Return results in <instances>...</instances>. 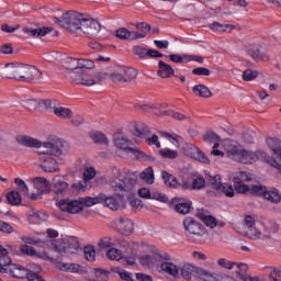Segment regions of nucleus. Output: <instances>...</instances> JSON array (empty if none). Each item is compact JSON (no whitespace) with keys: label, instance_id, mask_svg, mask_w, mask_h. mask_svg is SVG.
Segmentation results:
<instances>
[{"label":"nucleus","instance_id":"obj_13","mask_svg":"<svg viewBox=\"0 0 281 281\" xmlns=\"http://www.w3.org/2000/svg\"><path fill=\"white\" fill-rule=\"evenodd\" d=\"M102 203H104L106 207L113 211L124 210L126 207V201H124V195L120 194H114L110 196L103 194Z\"/></svg>","mask_w":281,"mask_h":281},{"label":"nucleus","instance_id":"obj_24","mask_svg":"<svg viewBox=\"0 0 281 281\" xmlns=\"http://www.w3.org/2000/svg\"><path fill=\"white\" fill-rule=\"evenodd\" d=\"M12 267V259L8 256V249L0 245V273H8Z\"/></svg>","mask_w":281,"mask_h":281},{"label":"nucleus","instance_id":"obj_39","mask_svg":"<svg viewBox=\"0 0 281 281\" xmlns=\"http://www.w3.org/2000/svg\"><path fill=\"white\" fill-rule=\"evenodd\" d=\"M209 184L212 188V190H216L217 192H221L223 189V180L221 179L220 175L209 176Z\"/></svg>","mask_w":281,"mask_h":281},{"label":"nucleus","instance_id":"obj_41","mask_svg":"<svg viewBox=\"0 0 281 281\" xmlns=\"http://www.w3.org/2000/svg\"><path fill=\"white\" fill-rule=\"evenodd\" d=\"M106 258H109V260L120 262V260H124V252L117 248H110L106 251Z\"/></svg>","mask_w":281,"mask_h":281},{"label":"nucleus","instance_id":"obj_28","mask_svg":"<svg viewBox=\"0 0 281 281\" xmlns=\"http://www.w3.org/2000/svg\"><path fill=\"white\" fill-rule=\"evenodd\" d=\"M53 113L56 117H59V120H71V117H74L71 109L65 106H54Z\"/></svg>","mask_w":281,"mask_h":281},{"label":"nucleus","instance_id":"obj_2","mask_svg":"<svg viewBox=\"0 0 281 281\" xmlns=\"http://www.w3.org/2000/svg\"><path fill=\"white\" fill-rule=\"evenodd\" d=\"M47 237L44 241L46 247H50V249H55L59 256H69L71 254H76L78 249H80V243L76 237H58V231L48 228L46 231Z\"/></svg>","mask_w":281,"mask_h":281},{"label":"nucleus","instance_id":"obj_15","mask_svg":"<svg viewBox=\"0 0 281 281\" xmlns=\"http://www.w3.org/2000/svg\"><path fill=\"white\" fill-rule=\"evenodd\" d=\"M222 146H223L224 150L226 151L227 156L229 157V159H232L233 161H236V159L238 158V155L240 154L243 146H240V144H238V142H236L234 139H229V138L224 139L222 142Z\"/></svg>","mask_w":281,"mask_h":281},{"label":"nucleus","instance_id":"obj_30","mask_svg":"<svg viewBox=\"0 0 281 281\" xmlns=\"http://www.w3.org/2000/svg\"><path fill=\"white\" fill-rule=\"evenodd\" d=\"M67 188H69V184L65 182V178L56 176L53 179V190L56 194H63Z\"/></svg>","mask_w":281,"mask_h":281},{"label":"nucleus","instance_id":"obj_19","mask_svg":"<svg viewBox=\"0 0 281 281\" xmlns=\"http://www.w3.org/2000/svg\"><path fill=\"white\" fill-rule=\"evenodd\" d=\"M170 260H172V257H170V255H168V259H161V261L159 262L160 271H162V273H167V276L177 278L179 276V266L175 265Z\"/></svg>","mask_w":281,"mask_h":281},{"label":"nucleus","instance_id":"obj_33","mask_svg":"<svg viewBox=\"0 0 281 281\" xmlns=\"http://www.w3.org/2000/svg\"><path fill=\"white\" fill-rule=\"evenodd\" d=\"M103 199H104V193H101L94 198H90V196L81 198V199H79V203H81L82 210H85V205H86V207H91L93 205H98V203H102Z\"/></svg>","mask_w":281,"mask_h":281},{"label":"nucleus","instance_id":"obj_17","mask_svg":"<svg viewBox=\"0 0 281 281\" xmlns=\"http://www.w3.org/2000/svg\"><path fill=\"white\" fill-rule=\"evenodd\" d=\"M183 227L186 232L193 234V236H205V228L201 223L196 222L192 217H186L183 220Z\"/></svg>","mask_w":281,"mask_h":281},{"label":"nucleus","instance_id":"obj_51","mask_svg":"<svg viewBox=\"0 0 281 281\" xmlns=\"http://www.w3.org/2000/svg\"><path fill=\"white\" fill-rule=\"evenodd\" d=\"M203 139L207 144H218V142H221V136L214 132H209L203 136Z\"/></svg>","mask_w":281,"mask_h":281},{"label":"nucleus","instance_id":"obj_48","mask_svg":"<svg viewBox=\"0 0 281 281\" xmlns=\"http://www.w3.org/2000/svg\"><path fill=\"white\" fill-rule=\"evenodd\" d=\"M120 247L125 249L126 254H133L135 249H137L138 245L135 243L126 241V239H122L119 241Z\"/></svg>","mask_w":281,"mask_h":281},{"label":"nucleus","instance_id":"obj_45","mask_svg":"<svg viewBox=\"0 0 281 281\" xmlns=\"http://www.w3.org/2000/svg\"><path fill=\"white\" fill-rule=\"evenodd\" d=\"M7 200L10 205H20L22 201L21 193H19V191H11L7 194Z\"/></svg>","mask_w":281,"mask_h":281},{"label":"nucleus","instance_id":"obj_9","mask_svg":"<svg viewBox=\"0 0 281 281\" xmlns=\"http://www.w3.org/2000/svg\"><path fill=\"white\" fill-rule=\"evenodd\" d=\"M244 236L250 238V240H260L262 237V232L258 224L256 223V215H245L244 216Z\"/></svg>","mask_w":281,"mask_h":281},{"label":"nucleus","instance_id":"obj_60","mask_svg":"<svg viewBox=\"0 0 281 281\" xmlns=\"http://www.w3.org/2000/svg\"><path fill=\"white\" fill-rule=\"evenodd\" d=\"M98 245L99 247H101V249H109V247H113L115 243H113V239H111V237H103L99 240Z\"/></svg>","mask_w":281,"mask_h":281},{"label":"nucleus","instance_id":"obj_35","mask_svg":"<svg viewBox=\"0 0 281 281\" xmlns=\"http://www.w3.org/2000/svg\"><path fill=\"white\" fill-rule=\"evenodd\" d=\"M248 54L251 56L252 60H256V63H267L269 60V55L258 48L248 49Z\"/></svg>","mask_w":281,"mask_h":281},{"label":"nucleus","instance_id":"obj_21","mask_svg":"<svg viewBox=\"0 0 281 281\" xmlns=\"http://www.w3.org/2000/svg\"><path fill=\"white\" fill-rule=\"evenodd\" d=\"M186 155L191 157V159H195V161H200L201 164H210V158L199 149V147L194 145H189L186 148Z\"/></svg>","mask_w":281,"mask_h":281},{"label":"nucleus","instance_id":"obj_42","mask_svg":"<svg viewBox=\"0 0 281 281\" xmlns=\"http://www.w3.org/2000/svg\"><path fill=\"white\" fill-rule=\"evenodd\" d=\"M234 27L232 24H221L218 22L210 24V30H214L215 32H232Z\"/></svg>","mask_w":281,"mask_h":281},{"label":"nucleus","instance_id":"obj_52","mask_svg":"<svg viewBox=\"0 0 281 281\" xmlns=\"http://www.w3.org/2000/svg\"><path fill=\"white\" fill-rule=\"evenodd\" d=\"M15 186H18L20 192H22V194H24L25 196H30V189L27 188V183H25V181H23L20 178H16L14 180Z\"/></svg>","mask_w":281,"mask_h":281},{"label":"nucleus","instance_id":"obj_29","mask_svg":"<svg viewBox=\"0 0 281 281\" xmlns=\"http://www.w3.org/2000/svg\"><path fill=\"white\" fill-rule=\"evenodd\" d=\"M8 272L11 273V276H13V278H26L27 276H30L29 270L25 269L22 266H18V265H12L9 267Z\"/></svg>","mask_w":281,"mask_h":281},{"label":"nucleus","instance_id":"obj_40","mask_svg":"<svg viewBox=\"0 0 281 281\" xmlns=\"http://www.w3.org/2000/svg\"><path fill=\"white\" fill-rule=\"evenodd\" d=\"M140 179L146 181L148 186H153L155 183V170H153V167H148L140 172Z\"/></svg>","mask_w":281,"mask_h":281},{"label":"nucleus","instance_id":"obj_57","mask_svg":"<svg viewBox=\"0 0 281 281\" xmlns=\"http://www.w3.org/2000/svg\"><path fill=\"white\" fill-rule=\"evenodd\" d=\"M161 115H171L173 120H178L179 122H184V120H190V116L187 114L180 113V112H170L168 113L167 111H164Z\"/></svg>","mask_w":281,"mask_h":281},{"label":"nucleus","instance_id":"obj_46","mask_svg":"<svg viewBox=\"0 0 281 281\" xmlns=\"http://www.w3.org/2000/svg\"><path fill=\"white\" fill-rule=\"evenodd\" d=\"M90 137L94 144H109V139L101 132H93L90 134Z\"/></svg>","mask_w":281,"mask_h":281},{"label":"nucleus","instance_id":"obj_44","mask_svg":"<svg viewBox=\"0 0 281 281\" xmlns=\"http://www.w3.org/2000/svg\"><path fill=\"white\" fill-rule=\"evenodd\" d=\"M87 69H95V63L91 59H79L78 71H87Z\"/></svg>","mask_w":281,"mask_h":281},{"label":"nucleus","instance_id":"obj_63","mask_svg":"<svg viewBox=\"0 0 281 281\" xmlns=\"http://www.w3.org/2000/svg\"><path fill=\"white\" fill-rule=\"evenodd\" d=\"M220 192H224L225 196H228L229 199L234 198V187L232 184H223Z\"/></svg>","mask_w":281,"mask_h":281},{"label":"nucleus","instance_id":"obj_38","mask_svg":"<svg viewBox=\"0 0 281 281\" xmlns=\"http://www.w3.org/2000/svg\"><path fill=\"white\" fill-rule=\"evenodd\" d=\"M192 91L194 95H199L200 98H212V91L206 86H203V85L194 86Z\"/></svg>","mask_w":281,"mask_h":281},{"label":"nucleus","instance_id":"obj_56","mask_svg":"<svg viewBox=\"0 0 281 281\" xmlns=\"http://www.w3.org/2000/svg\"><path fill=\"white\" fill-rule=\"evenodd\" d=\"M169 60H171L172 63H178V64H186V63H190V58L188 57V55H177V54H171L169 55Z\"/></svg>","mask_w":281,"mask_h":281},{"label":"nucleus","instance_id":"obj_18","mask_svg":"<svg viewBox=\"0 0 281 281\" xmlns=\"http://www.w3.org/2000/svg\"><path fill=\"white\" fill-rule=\"evenodd\" d=\"M114 227L120 234H123L124 236H131L135 229L133 222L124 217L116 218L114 221Z\"/></svg>","mask_w":281,"mask_h":281},{"label":"nucleus","instance_id":"obj_27","mask_svg":"<svg viewBox=\"0 0 281 281\" xmlns=\"http://www.w3.org/2000/svg\"><path fill=\"white\" fill-rule=\"evenodd\" d=\"M57 269H59V271H70L71 273H85V268L76 263L58 262Z\"/></svg>","mask_w":281,"mask_h":281},{"label":"nucleus","instance_id":"obj_61","mask_svg":"<svg viewBox=\"0 0 281 281\" xmlns=\"http://www.w3.org/2000/svg\"><path fill=\"white\" fill-rule=\"evenodd\" d=\"M160 135L161 137H166V139H168V142H170L176 148H179V146H181L177 136H172L166 132H160Z\"/></svg>","mask_w":281,"mask_h":281},{"label":"nucleus","instance_id":"obj_8","mask_svg":"<svg viewBox=\"0 0 281 281\" xmlns=\"http://www.w3.org/2000/svg\"><path fill=\"white\" fill-rule=\"evenodd\" d=\"M60 27H65L69 32H80L82 25V15L74 12L65 13L59 20Z\"/></svg>","mask_w":281,"mask_h":281},{"label":"nucleus","instance_id":"obj_10","mask_svg":"<svg viewBox=\"0 0 281 281\" xmlns=\"http://www.w3.org/2000/svg\"><path fill=\"white\" fill-rule=\"evenodd\" d=\"M258 159L269 158L265 151H251L241 148L235 161H238V164H256Z\"/></svg>","mask_w":281,"mask_h":281},{"label":"nucleus","instance_id":"obj_50","mask_svg":"<svg viewBox=\"0 0 281 281\" xmlns=\"http://www.w3.org/2000/svg\"><path fill=\"white\" fill-rule=\"evenodd\" d=\"M159 153L164 159H177V157H179V153L170 148H162L159 150Z\"/></svg>","mask_w":281,"mask_h":281},{"label":"nucleus","instance_id":"obj_53","mask_svg":"<svg viewBox=\"0 0 281 281\" xmlns=\"http://www.w3.org/2000/svg\"><path fill=\"white\" fill-rule=\"evenodd\" d=\"M198 276L205 281H216V277L205 269H198Z\"/></svg>","mask_w":281,"mask_h":281},{"label":"nucleus","instance_id":"obj_4","mask_svg":"<svg viewBox=\"0 0 281 281\" xmlns=\"http://www.w3.org/2000/svg\"><path fill=\"white\" fill-rule=\"evenodd\" d=\"M2 76L20 82H32L33 80H41L43 72L34 66L25 64H5Z\"/></svg>","mask_w":281,"mask_h":281},{"label":"nucleus","instance_id":"obj_31","mask_svg":"<svg viewBox=\"0 0 281 281\" xmlns=\"http://www.w3.org/2000/svg\"><path fill=\"white\" fill-rule=\"evenodd\" d=\"M158 76H160V78H172V76H175V68L162 60L158 63Z\"/></svg>","mask_w":281,"mask_h":281},{"label":"nucleus","instance_id":"obj_37","mask_svg":"<svg viewBox=\"0 0 281 281\" xmlns=\"http://www.w3.org/2000/svg\"><path fill=\"white\" fill-rule=\"evenodd\" d=\"M161 177L167 188H179L180 183L177 177L168 173L167 171H162Z\"/></svg>","mask_w":281,"mask_h":281},{"label":"nucleus","instance_id":"obj_22","mask_svg":"<svg viewBox=\"0 0 281 281\" xmlns=\"http://www.w3.org/2000/svg\"><path fill=\"white\" fill-rule=\"evenodd\" d=\"M169 205L172 210H176L178 214H190L192 205L188 202H183L182 198H173Z\"/></svg>","mask_w":281,"mask_h":281},{"label":"nucleus","instance_id":"obj_62","mask_svg":"<svg viewBox=\"0 0 281 281\" xmlns=\"http://www.w3.org/2000/svg\"><path fill=\"white\" fill-rule=\"evenodd\" d=\"M255 186H247V184H243V183H237L235 186V190L238 194H247V192H251V189L254 188Z\"/></svg>","mask_w":281,"mask_h":281},{"label":"nucleus","instance_id":"obj_11","mask_svg":"<svg viewBox=\"0 0 281 281\" xmlns=\"http://www.w3.org/2000/svg\"><path fill=\"white\" fill-rule=\"evenodd\" d=\"M252 194H258L259 196H263L266 201H270V203L278 204L281 201L280 193L276 189L267 190V187H262L260 184H255L251 188Z\"/></svg>","mask_w":281,"mask_h":281},{"label":"nucleus","instance_id":"obj_7","mask_svg":"<svg viewBox=\"0 0 281 281\" xmlns=\"http://www.w3.org/2000/svg\"><path fill=\"white\" fill-rule=\"evenodd\" d=\"M112 82L124 85L125 82H133L137 78V70L135 68L121 66L114 69L110 75Z\"/></svg>","mask_w":281,"mask_h":281},{"label":"nucleus","instance_id":"obj_55","mask_svg":"<svg viewBox=\"0 0 281 281\" xmlns=\"http://www.w3.org/2000/svg\"><path fill=\"white\" fill-rule=\"evenodd\" d=\"M235 270L236 276H241V273H247L249 271V266L247 263H236L233 262V268Z\"/></svg>","mask_w":281,"mask_h":281},{"label":"nucleus","instance_id":"obj_36","mask_svg":"<svg viewBox=\"0 0 281 281\" xmlns=\"http://www.w3.org/2000/svg\"><path fill=\"white\" fill-rule=\"evenodd\" d=\"M131 133L134 134L135 137H146V135H149L150 130L146 124L138 123L133 126Z\"/></svg>","mask_w":281,"mask_h":281},{"label":"nucleus","instance_id":"obj_16","mask_svg":"<svg viewBox=\"0 0 281 281\" xmlns=\"http://www.w3.org/2000/svg\"><path fill=\"white\" fill-rule=\"evenodd\" d=\"M139 263L142 267H158L161 260H168V254H150V255H143L139 257Z\"/></svg>","mask_w":281,"mask_h":281},{"label":"nucleus","instance_id":"obj_32","mask_svg":"<svg viewBox=\"0 0 281 281\" xmlns=\"http://www.w3.org/2000/svg\"><path fill=\"white\" fill-rule=\"evenodd\" d=\"M48 216L43 211L32 210L29 213V221L33 225H38V223H43V221H47Z\"/></svg>","mask_w":281,"mask_h":281},{"label":"nucleus","instance_id":"obj_59","mask_svg":"<svg viewBox=\"0 0 281 281\" xmlns=\"http://www.w3.org/2000/svg\"><path fill=\"white\" fill-rule=\"evenodd\" d=\"M79 59L68 57L66 59V69H70L71 71H79L78 70Z\"/></svg>","mask_w":281,"mask_h":281},{"label":"nucleus","instance_id":"obj_14","mask_svg":"<svg viewBox=\"0 0 281 281\" xmlns=\"http://www.w3.org/2000/svg\"><path fill=\"white\" fill-rule=\"evenodd\" d=\"M57 205L61 212H68V214H79V212H82L80 200H60Z\"/></svg>","mask_w":281,"mask_h":281},{"label":"nucleus","instance_id":"obj_58","mask_svg":"<svg viewBox=\"0 0 281 281\" xmlns=\"http://www.w3.org/2000/svg\"><path fill=\"white\" fill-rule=\"evenodd\" d=\"M83 252H85L86 259L89 262H93L95 260V248H93L92 246L85 247Z\"/></svg>","mask_w":281,"mask_h":281},{"label":"nucleus","instance_id":"obj_43","mask_svg":"<svg viewBox=\"0 0 281 281\" xmlns=\"http://www.w3.org/2000/svg\"><path fill=\"white\" fill-rule=\"evenodd\" d=\"M194 265L187 263L181 269V276L183 280L190 281L192 280V273H194Z\"/></svg>","mask_w":281,"mask_h":281},{"label":"nucleus","instance_id":"obj_5","mask_svg":"<svg viewBox=\"0 0 281 281\" xmlns=\"http://www.w3.org/2000/svg\"><path fill=\"white\" fill-rule=\"evenodd\" d=\"M70 78L77 85H82V87H93L95 85H100L103 80H106V78H109V74L104 71L89 72L87 70H77L70 74Z\"/></svg>","mask_w":281,"mask_h":281},{"label":"nucleus","instance_id":"obj_47","mask_svg":"<svg viewBox=\"0 0 281 281\" xmlns=\"http://www.w3.org/2000/svg\"><path fill=\"white\" fill-rule=\"evenodd\" d=\"M42 102L43 101L40 99H26V100H24V106L29 111H36V109H38L41 106Z\"/></svg>","mask_w":281,"mask_h":281},{"label":"nucleus","instance_id":"obj_49","mask_svg":"<svg viewBox=\"0 0 281 281\" xmlns=\"http://www.w3.org/2000/svg\"><path fill=\"white\" fill-rule=\"evenodd\" d=\"M258 70H254V69H246L243 72V80H245V82H251V80H256V78H258Z\"/></svg>","mask_w":281,"mask_h":281},{"label":"nucleus","instance_id":"obj_20","mask_svg":"<svg viewBox=\"0 0 281 281\" xmlns=\"http://www.w3.org/2000/svg\"><path fill=\"white\" fill-rule=\"evenodd\" d=\"M116 38H120L121 41H137V38H144V34L137 32V31H128L126 27H121L116 30L115 32Z\"/></svg>","mask_w":281,"mask_h":281},{"label":"nucleus","instance_id":"obj_26","mask_svg":"<svg viewBox=\"0 0 281 281\" xmlns=\"http://www.w3.org/2000/svg\"><path fill=\"white\" fill-rule=\"evenodd\" d=\"M52 27H37V29H33V27H23V32L24 34H27L29 36H33L34 38L38 37V36H47V34H49V32H52Z\"/></svg>","mask_w":281,"mask_h":281},{"label":"nucleus","instance_id":"obj_34","mask_svg":"<svg viewBox=\"0 0 281 281\" xmlns=\"http://www.w3.org/2000/svg\"><path fill=\"white\" fill-rule=\"evenodd\" d=\"M192 190H203L207 186L205 177L200 173H194L191 177Z\"/></svg>","mask_w":281,"mask_h":281},{"label":"nucleus","instance_id":"obj_54","mask_svg":"<svg viewBox=\"0 0 281 281\" xmlns=\"http://www.w3.org/2000/svg\"><path fill=\"white\" fill-rule=\"evenodd\" d=\"M94 281H108L109 280V271L104 269L97 268L94 269Z\"/></svg>","mask_w":281,"mask_h":281},{"label":"nucleus","instance_id":"obj_6","mask_svg":"<svg viewBox=\"0 0 281 281\" xmlns=\"http://www.w3.org/2000/svg\"><path fill=\"white\" fill-rule=\"evenodd\" d=\"M114 144L121 150H130L136 159H143V161H155V157L147 155L137 147H132L133 142L124 135L116 136L114 138Z\"/></svg>","mask_w":281,"mask_h":281},{"label":"nucleus","instance_id":"obj_23","mask_svg":"<svg viewBox=\"0 0 281 281\" xmlns=\"http://www.w3.org/2000/svg\"><path fill=\"white\" fill-rule=\"evenodd\" d=\"M33 184L40 194H49L52 192V186L46 178L37 177L33 180Z\"/></svg>","mask_w":281,"mask_h":281},{"label":"nucleus","instance_id":"obj_64","mask_svg":"<svg viewBox=\"0 0 281 281\" xmlns=\"http://www.w3.org/2000/svg\"><path fill=\"white\" fill-rule=\"evenodd\" d=\"M95 177V168L89 167L83 171L85 181H91Z\"/></svg>","mask_w":281,"mask_h":281},{"label":"nucleus","instance_id":"obj_25","mask_svg":"<svg viewBox=\"0 0 281 281\" xmlns=\"http://www.w3.org/2000/svg\"><path fill=\"white\" fill-rule=\"evenodd\" d=\"M229 181L233 183H244L245 181H254V176L245 171H238L228 176Z\"/></svg>","mask_w":281,"mask_h":281},{"label":"nucleus","instance_id":"obj_1","mask_svg":"<svg viewBox=\"0 0 281 281\" xmlns=\"http://www.w3.org/2000/svg\"><path fill=\"white\" fill-rule=\"evenodd\" d=\"M16 142L22 146L40 149V168L44 172H58V161L54 157H67L69 155V144L56 135H49L46 140L41 142L30 136H18Z\"/></svg>","mask_w":281,"mask_h":281},{"label":"nucleus","instance_id":"obj_3","mask_svg":"<svg viewBox=\"0 0 281 281\" xmlns=\"http://www.w3.org/2000/svg\"><path fill=\"white\" fill-rule=\"evenodd\" d=\"M109 186L113 192L126 196L132 205L133 210H142L144 207V202L142 200L134 198L137 193V180L131 177H125L123 179L114 178L109 181Z\"/></svg>","mask_w":281,"mask_h":281},{"label":"nucleus","instance_id":"obj_12","mask_svg":"<svg viewBox=\"0 0 281 281\" xmlns=\"http://www.w3.org/2000/svg\"><path fill=\"white\" fill-rule=\"evenodd\" d=\"M101 30L102 26L99 24L98 21L82 18L79 32H82L83 34H87V36L91 37L98 36Z\"/></svg>","mask_w":281,"mask_h":281}]
</instances>
